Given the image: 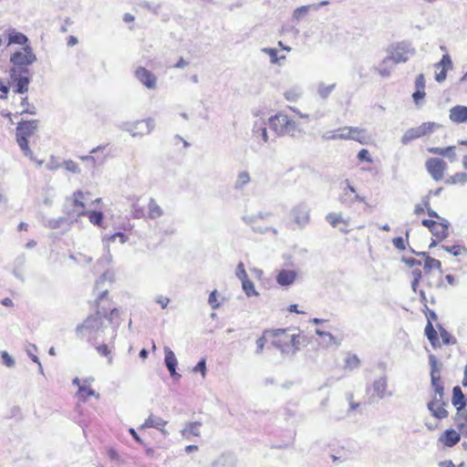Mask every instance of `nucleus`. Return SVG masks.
I'll use <instances>...</instances> for the list:
<instances>
[{
    "label": "nucleus",
    "instance_id": "obj_3",
    "mask_svg": "<svg viewBox=\"0 0 467 467\" xmlns=\"http://www.w3.org/2000/svg\"><path fill=\"white\" fill-rule=\"evenodd\" d=\"M431 386L434 389L436 395L439 396V399L435 397L433 400L430 401L428 403V409L434 418L443 420L449 416V412L445 408L446 403L442 400L444 389L441 381V370L438 368L435 358L432 356L431 357Z\"/></svg>",
    "mask_w": 467,
    "mask_h": 467
},
{
    "label": "nucleus",
    "instance_id": "obj_53",
    "mask_svg": "<svg viewBox=\"0 0 467 467\" xmlns=\"http://www.w3.org/2000/svg\"><path fill=\"white\" fill-rule=\"evenodd\" d=\"M358 159L359 161H366V162H368V163H372V159L369 155V152L368 150L366 149H362L358 151Z\"/></svg>",
    "mask_w": 467,
    "mask_h": 467
},
{
    "label": "nucleus",
    "instance_id": "obj_28",
    "mask_svg": "<svg viewBox=\"0 0 467 467\" xmlns=\"http://www.w3.org/2000/svg\"><path fill=\"white\" fill-rule=\"evenodd\" d=\"M201 421L189 422L182 431V435L186 439H191L192 437H198L201 434Z\"/></svg>",
    "mask_w": 467,
    "mask_h": 467
},
{
    "label": "nucleus",
    "instance_id": "obj_63",
    "mask_svg": "<svg viewBox=\"0 0 467 467\" xmlns=\"http://www.w3.org/2000/svg\"><path fill=\"white\" fill-rule=\"evenodd\" d=\"M368 211V205L365 204L360 209L356 211L357 216L354 217V222H358V219H360L362 217L363 213H366Z\"/></svg>",
    "mask_w": 467,
    "mask_h": 467
},
{
    "label": "nucleus",
    "instance_id": "obj_5",
    "mask_svg": "<svg viewBox=\"0 0 467 467\" xmlns=\"http://www.w3.org/2000/svg\"><path fill=\"white\" fill-rule=\"evenodd\" d=\"M106 300L110 302L109 298V291L105 290L99 294V296L94 301L93 306L96 310L95 314L88 316L85 320L77 327V332L79 334H83L84 331H98L103 327V315L101 310H104V306H102L103 301Z\"/></svg>",
    "mask_w": 467,
    "mask_h": 467
},
{
    "label": "nucleus",
    "instance_id": "obj_40",
    "mask_svg": "<svg viewBox=\"0 0 467 467\" xmlns=\"http://www.w3.org/2000/svg\"><path fill=\"white\" fill-rule=\"evenodd\" d=\"M360 360L357 355L348 354L345 359V368L353 370L359 367Z\"/></svg>",
    "mask_w": 467,
    "mask_h": 467
},
{
    "label": "nucleus",
    "instance_id": "obj_34",
    "mask_svg": "<svg viewBox=\"0 0 467 467\" xmlns=\"http://www.w3.org/2000/svg\"><path fill=\"white\" fill-rule=\"evenodd\" d=\"M84 216H87L89 222L94 224L100 226L103 221V213L101 211H87Z\"/></svg>",
    "mask_w": 467,
    "mask_h": 467
},
{
    "label": "nucleus",
    "instance_id": "obj_15",
    "mask_svg": "<svg viewBox=\"0 0 467 467\" xmlns=\"http://www.w3.org/2000/svg\"><path fill=\"white\" fill-rule=\"evenodd\" d=\"M135 77L140 80V82L150 89H154L157 85V78L148 70L146 67H139L135 72Z\"/></svg>",
    "mask_w": 467,
    "mask_h": 467
},
{
    "label": "nucleus",
    "instance_id": "obj_62",
    "mask_svg": "<svg viewBox=\"0 0 467 467\" xmlns=\"http://www.w3.org/2000/svg\"><path fill=\"white\" fill-rule=\"evenodd\" d=\"M156 301L159 305H161L162 309L166 308L170 303V299L164 296H158Z\"/></svg>",
    "mask_w": 467,
    "mask_h": 467
},
{
    "label": "nucleus",
    "instance_id": "obj_45",
    "mask_svg": "<svg viewBox=\"0 0 467 467\" xmlns=\"http://www.w3.org/2000/svg\"><path fill=\"white\" fill-rule=\"evenodd\" d=\"M242 287L247 296H257L254 283L248 278L242 282Z\"/></svg>",
    "mask_w": 467,
    "mask_h": 467
},
{
    "label": "nucleus",
    "instance_id": "obj_54",
    "mask_svg": "<svg viewBox=\"0 0 467 467\" xmlns=\"http://www.w3.org/2000/svg\"><path fill=\"white\" fill-rule=\"evenodd\" d=\"M208 302L213 309H216L219 307V302H218V294L216 290H213L208 298Z\"/></svg>",
    "mask_w": 467,
    "mask_h": 467
},
{
    "label": "nucleus",
    "instance_id": "obj_21",
    "mask_svg": "<svg viewBox=\"0 0 467 467\" xmlns=\"http://www.w3.org/2000/svg\"><path fill=\"white\" fill-rule=\"evenodd\" d=\"M73 384L78 386V395L80 400H86L90 397L99 398V394L90 387V385L85 380L82 385H80V380L76 378L73 379Z\"/></svg>",
    "mask_w": 467,
    "mask_h": 467
},
{
    "label": "nucleus",
    "instance_id": "obj_9",
    "mask_svg": "<svg viewBox=\"0 0 467 467\" xmlns=\"http://www.w3.org/2000/svg\"><path fill=\"white\" fill-rule=\"evenodd\" d=\"M413 51L404 43H398L391 46L388 50L387 57L394 64L405 63L409 60Z\"/></svg>",
    "mask_w": 467,
    "mask_h": 467
},
{
    "label": "nucleus",
    "instance_id": "obj_14",
    "mask_svg": "<svg viewBox=\"0 0 467 467\" xmlns=\"http://www.w3.org/2000/svg\"><path fill=\"white\" fill-rule=\"evenodd\" d=\"M36 59L30 47H23L21 50L14 53L10 58L11 62L16 66H26Z\"/></svg>",
    "mask_w": 467,
    "mask_h": 467
},
{
    "label": "nucleus",
    "instance_id": "obj_57",
    "mask_svg": "<svg viewBox=\"0 0 467 467\" xmlns=\"http://www.w3.org/2000/svg\"><path fill=\"white\" fill-rule=\"evenodd\" d=\"M415 88L419 90H425V78L423 74H419L415 79Z\"/></svg>",
    "mask_w": 467,
    "mask_h": 467
},
{
    "label": "nucleus",
    "instance_id": "obj_31",
    "mask_svg": "<svg viewBox=\"0 0 467 467\" xmlns=\"http://www.w3.org/2000/svg\"><path fill=\"white\" fill-rule=\"evenodd\" d=\"M394 64L387 57L382 59L376 71L381 78H389L391 74Z\"/></svg>",
    "mask_w": 467,
    "mask_h": 467
},
{
    "label": "nucleus",
    "instance_id": "obj_60",
    "mask_svg": "<svg viewBox=\"0 0 467 467\" xmlns=\"http://www.w3.org/2000/svg\"><path fill=\"white\" fill-rule=\"evenodd\" d=\"M309 7L306 5L298 7L294 12V17L299 19L302 15L306 14L308 12Z\"/></svg>",
    "mask_w": 467,
    "mask_h": 467
},
{
    "label": "nucleus",
    "instance_id": "obj_61",
    "mask_svg": "<svg viewBox=\"0 0 467 467\" xmlns=\"http://www.w3.org/2000/svg\"><path fill=\"white\" fill-rule=\"evenodd\" d=\"M426 93L425 90H419L416 89L415 92L412 94V98L415 103H419V101L422 99H424Z\"/></svg>",
    "mask_w": 467,
    "mask_h": 467
},
{
    "label": "nucleus",
    "instance_id": "obj_4",
    "mask_svg": "<svg viewBox=\"0 0 467 467\" xmlns=\"http://www.w3.org/2000/svg\"><path fill=\"white\" fill-rule=\"evenodd\" d=\"M40 128V120L34 119H22L17 123L16 130V142L23 151V153L30 160L36 161L38 164H42L43 161H37L33 157V152L29 148V139L35 136Z\"/></svg>",
    "mask_w": 467,
    "mask_h": 467
},
{
    "label": "nucleus",
    "instance_id": "obj_39",
    "mask_svg": "<svg viewBox=\"0 0 467 467\" xmlns=\"http://www.w3.org/2000/svg\"><path fill=\"white\" fill-rule=\"evenodd\" d=\"M27 42V37L20 33V32H13L12 34L9 35V37H8V45H11V44H17V45H26Z\"/></svg>",
    "mask_w": 467,
    "mask_h": 467
},
{
    "label": "nucleus",
    "instance_id": "obj_58",
    "mask_svg": "<svg viewBox=\"0 0 467 467\" xmlns=\"http://www.w3.org/2000/svg\"><path fill=\"white\" fill-rule=\"evenodd\" d=\"M205 370H206V365H205V359L200 360L197 365L193 368V371L197 372L200 371L202 375V377L205 376Z\"/></svg>",
    "mask_w": 467,
    "mask_h": 467
},
{
    "label": "nucleus",
    "instance_id": "obj_6",
    "mask_svg": "<svg viewBox=\"0 0 467 467\" xmlns=\"http://www.w3.org/2000/svg\"><path fill=\"white\" fill-rule=\"evenodd\" d=\"M421 224L428 228V230L431 233V242L430 244V248L436 246L449 235V223L447 220L441 218L439 214L438 217L422 219Z\"/></svg>",
    "mask_w": 467,
    "mask_h": 467
},
{
    "label": "nucleus",
    "instance_id": "obj_50",
    "mask_svg": "<svg viewBox=\"0 0 467 467\" xmlns=\"http://www.w3.org/2000/svg\"><path fill=\"white\" fill-rule=\"evenodd\" d=\"M250 182V176L247 171H242L238 174L236 187H243Z\"/></svg>",
    "mask_w": 467,
    "mask_h": 467
},
{
    "label": "nucleus",
    "instance_id": "obj_12",
    "mask_svg": "<svg viewBox=\"0 0 467 467\" xmlns=\"http://www.w3.org/2000/svg\"><path fill=\"white\" fill-rule=\"evenodd\" d=\"M425 315H426V317L428 320L427 325L425 327V331H424L425 335L434 348H440L441 343H440V339L438 337V333L432 325V322L437 320V315L435 314L434 311L430 310L428 308H427V312Z\"/></svg>",
    "mask_w": 467,
    "mask_h": 467
},
{
    "label": "nucleus",
    "instance_id": "obj_52",
    "mask_svg": "<svg viewBox=\"0 0 467 467\" xmlns=\"http://www.w3.org/2000/svg\"><path fill=\"white\" fill-rule=\"evenodd\" d=\"M28 89V80L27 78H20L17 82L16 92V93H25Z\"/></svg>",
    "mask_w": 467,
    "mask_h": 467
},
{
    "label": "nucleus",
    "instance_id": "obj_7",
    "mask_svg": "<svg viewBox=\"0 0 467 467\" xmlns=\"http://www.w3.org/2000/svg\"><path fill=\"white\" fill-rule=\"evenodd\" d=\"M441 127L436 122H423L418 127L410 128L401 137V143L409 144L410 141L431 134Z\"/></svg>",
    "mask_w": 467,
    "mask_h": 467
},
{
    "label": "nucleus",
    "instance_id": "obj_16",
    "mask_svg": "<svg viewBox=\"0 0 467 467\" xmlns=\"http://www.w3.org/2000/svg\"><path fill=\"white\" fill-rule=\"evenodd\" d=\"M462 434L454 429L445 430L438 438V441L444 447L451 448L459 443Z\"/></svg>",
    "mask_w": 467,
    "mask_h": 467
},
{
    "label": "nucleus",
    "instance_id": "obj_43",
    "mask_svg": "<svg viewBox=\"0 0 467 467\" xmlns=\"http://www.w3.org/2000/svg\"><path fill=\"white\" fill-rule=\"evenodd\" d=\"M71 258L79 264H88L92 260L90 253L77 252L71 254Z\"/></svg>",
    "mask_w": 467,
    "mask_h": 467
},
{
    "label": "nucleus",
    "instance_id": "obj_37",
    "mask_svg": "<svg viewBox=\"0 0 467 467\" xmlns=\"http://www.w3.org/2000/svg\"><path fill=\"white\" fill-rule=\"evenodd\" d=\"M148 208H149L148 215L150 218L156 219V218H159L160 216H161L162 210L154 200L151 199L150 201Z\"/></svg>",
    "mask_w": 467,
    "mask_h": 467
},
{
    "label": "nucleus",
    "instance_id": "obj_33",
    "mask_svg": "<svg viewBox=\"0 0 467 467\" xmlns=\"http://www.w3.org/2000/svg\"><path fill=\"white\" fill-rule=\"evenodd\" d=\"M465 182H467V173L465 172H457L445 179V183L448 185L464 184Z\"/></svg>",
    "mask_w": 467,
    "mask_h": 467
},
{
    "label": "nucleus",
    "instance_id": "obj_51",
    "mask_svg": "<svg viewBox=\"0 0 467 467\" xmlns=\"http://www.w3.org/2000/svg\"><path fill=\"white\" fill-rule=\"evenodd\" d=\"M22 106L26 107L24 109H22L20 112H17L16 114L23 115L25 113L35 115L36 114V108L32 106L31 108L28 107V99L27 98H24L22 100Z\"/></svg>",
    "mask_w": 467,
    "mask_h": 467
},
{
    "label": "nucleus",
    "instance_id": "obj_32",
    "mask_svg": "<svg viewBox=\"0 0 467 467\" xmlns=\"http://www.w3.org/2000/svg\"><path fill=\"white\" fill-rule=\"evenodd\" d=\"M165 364L171 373V376H174L176 374L175 368L177 366V358L174 355V353L169 349H165Z\"/></svg>",
    "mask_w": 467,
    "mask_h": 467
},
{
    "label": "nucleus",
    "instance_id": "obj_17",
    "mask_svg": "<svg viewBox=\"0 0 467 467\" xmlns=\"http://www.w3.org/2000/svg\"><path fill=\"white\" fill-rule=\"evenodd\" d=\"M437 70L435 74V79L438 82H442L446 79L447 71L452 67V62L451 57L448 54L442 56L440 62L435 64Z\"/></svg>",
    "mask_w": 467,
    "mask_h": 467
},
{
    "label": "nucleus",
    "instance_id": "obj_8",
    "mask_svg": "<svg viewBox=\"0 0 467 467\" xmlns=\"http://www.w3.org/2000/svg\"><path fill=\"white\" fill-rule=\"evenodd\" d=\"M89 195V192H84L82 191L73 192L69 199L71 207L70 213L73 216L80 217L87 213V204Z\"/></svg>",
    "mask_w": 467,
    "mask_h": 467
},
{
    "label": "nucleus",
    "instance_id": "obj_11",
    "mask_svg": "<svg viewBox=\"0 0 467 467\" xmlns=\"http://www.w3.org/2000/svg\"><path fill=\"white\" fill-rule=\"evenodd\" d=\"M110 156L109 145H100L90 150V155L80 156L82 161H90L93 164H101Z\"/></svg>",
    "mask_w": 467,
    "mask_h": 467
},
{
    "label": "nucleus",
    "instance_id": "obj_29",
    "mask_svg": "<svg viewBox=\"0 0 467 467\" xmlns=\"http://www.w3.org/2000/svg\"><path fill=\"white\" fill-rule=\"evenodd\" d=\"M349 140H356L360 144H367L369 140V136L364 129L350 127Z\"/></svg>",
    "mask_w": 467,
    "mask_h": 467
},
{
    "label": "nucleus",
    "instance_id": "obj_18",
    "mask_svg": "<svg viewBox=\"0 0 467 467\" xmlns=\"http://www.w3.org/2000/svg\"><path fill=\"white\" fill-rule=\"evenodd\" d=\"M152 130L151 120L140 119L130 124L129 130L132 136L147 135Z\"/></svg>",
    "mask_w": 467,
    "mask_h": 467
},
{
    "label": "nucleus",
    "instance_id": "obj_26",
    "mask_svg": "<svg viewBox=\"0 0 467 467\" xmlns=\"http://www.w3.org/2000/svg\"><path fill=\"white\" fill-rule=\"evenodd\" d=\"M451 403L456 408V410H466V398L459 386H456L452 389Z\"/></svg>",
    "mask_w": 467,
    "mask_h": 467
},
{
    "label": "nucleus",
    "instance_id": "obj_13",
    "mask_svg": "<svg viewBox=\"0 0 467 467\" xmlns=\"http://www.w3.org/2000/svg\"><path fill=\"white\" fill-rule=\"evenodd\" d=\"M326 221L333 227L338 228L340 232L348 234L350 232V217H344L342 213H329L326 216Z\"/></svg>",
    "mask_w": 467,
    "mask_h": 467
},
{
    "label": "nucleus",
    "instance_id": "obj_42",
    "mask_svg": "<svg viewBox=\"0 0 467 467\" xmlns=\"http://www.w3.org/2000/svg\"><path fill=\"white\" fill-rule=\"evenodd\" d=\"M455 149V146H450L447 148H430L428 151L442 156H451L454 155Z\"/></svg>",
    "mask_w": 467,
    "mask_h": 467
},
{
    "label": "nucleus",
    "instance_id": "obj_25",
    "mask_svg": "<svg viewBox=\"0 0 467 467\" xmlns=\"http://www.w3.org/2000/svg\"><path fill=\"white\" fill-rule=\"evenodd\" d=\"M295 223L299 227L306 226L309 222V211L303 207H296L293 210Z\"/></svg>",
    "mask_w": 467,
    "mask_h": 467
},
{
    "label": "nucleus",
    "instance_id": "obj_30",
    "mask_svg": "<svg viewBox=\"0 0 467 467\" xmlns=\"http://www.w3.org/2000/svg\"><path fill=\"white\" fill-rule=\"evenodd\" d=\"M253 139L258 143H265L268 140L266 128L263 124H257L254 126Z\"/></svg>",
    "mask_w": 467,
    "mask_h": 467
},
{
    "label": "nucleus",
    "instance_id": "obj_10",
    "mask_svg": "<svg viewBox=\"0 0 467 467\" xmlns=\"http://www.w3.org/2000/svg\"><path fill=\"white\" fill-rule=\"evenodd\" d=\"M425 167L434 181L441 182L445 179V172L448 165L443 160L429 158L425 162Z\"/></svg>",
    "mask_w": 467,
    "mask_h": 467
},
{
    "label": "nucleus",
    "instance_id": "obj_41",
    "mask_svg": "<svg viewBox=\"0 0 467 467\" xmlns=\"http://www.w3.org/2000/svg\"><path fill=\"white\" fill-rule=\"evenodd\" d=\"M443 248L454 256H462L467 254V248L464 245L455 244L451 246H443Z\"/></svg>",
    "mask_w": 467,
    "mask_h": 467
},
{
    "label": "nucleus",
    "instance_id": "obj_20",
    "mask_svg": "<svg viewBox=\"0 0 467 467\" xmlns=\"http://www.w3.org/2000/svg\"><path fill=\"white\" fill-rule=\"evenodd\" d=\"M424 257L423 271L426 276L430 275L432 271H438L440 274L442 273L441 263L440 260L430 256L428 254H422Z\"/></svg>",
    "mask_w": 467,
    "mask_h": 467
},
{
    "label": "nucleus",
    "instance_id": "obj_27",
    "mask_svg": "<svg viewBox=\"0 0 467 467\" xmlns=\"http://www.w3.org/2000/svg\"><path fill=\"white\" fill-rule=\"evenodd\" d=\"M296 272L294 270L283 269L276 275V282L280 285H289L294 283Z\"/></svg>",
    "mask_w": 467,
    "mask_h": 467
},
{
    "label": "nucleus",
    "instance_id": "obj_1",
    "mask_svg": "<svg viewBox=\"0 0 467 467\" xmlns=\"http://www.w3.org/2000/svg\"><path fill=\"white\" fill-rule=\"evenodd\" d=\"M267 342L282 354L294 355L306 346L307 337L297 327L267 328L256 340V353H262Z\"/></svg>",
    "mask_w": 467,
    "mask_h": 467
},
{
    "label": "nucleus",
    "instance_id": "obj_35",
    "mask_svg": "<svg viewBox=\"0 0 467 467\" xmlns=\"http://www.w3.org/2000/svg\"><path fill=\"white\" fill-rule=\"evenodd\" d=\"M410 230L406 231L405 237L398 236L392 239L393 245L400 251H404L409 244Z\"/></svg>",
    "mask_w": 467,
    "mask_h": 467
},
{
    "label": "nucleus",
    "instance_id": "obj_2",
    "mask_svg": "<svg viewBox=\"0 0 467 467\" xmlns=\"http://www.w3.org/2000/svg\"><path fill=\"white\" fill-rule=\"evenodd\" d=\"M288 109L295 115H290L285 110H281L268 119L270 129L278 136L295 137L297 133L302 132L298 119H309L308 114L301 113L296 108L288 107Z\"/></svg>",
    "mask_w": 467,
    "mask_h": 467
},
{
    "label": "nucleus",
    "instance_id": "obj_49",
    "mask_svg": "<svg viewBox=\"0 0 467 467\" xmlns=\"http://www.w3.org/2000/svg\"><path fill=\"white\" fill-rule=\"evenodd\" d=\"M64 167L67 171H68L70 172H73V173L80 172L79 165L72 160L66 161L64 162Z\"/></svg>",
    "mask_w": 467,
    "mask_h": 467
},
{
    "label": "nucleus",
    "instance_id": "obj_56",
    "mask_svg": "<svg viewBox=\"0 0 467 467\" xmlns=\"http://www.w3.org/2000/svg\"><path fill=\"white\" fill-rule=\"evenodd\" d=\"M117 238L119 239V242L121 244H124L128 241L127 235L123 233H116L114 234H111L110 236L108 237V241L113 243L116 241Z\"/></svg>",
    "mask_w": 467,
    "mask_h": 467
},
{
    "label": "nucleus",
    "instance_id": "obj_55",
    "mask_svg": "<svg viewBox=\"0 0 467 467\" xmlns=\"http://www.w3.org/2000/svg\"><path fill=\"white\" fill-rule=\"evenodd\" d=\"M236 276L243 282L245 279H248L244 265L241 262L237 265L236 269Z\"/></svg>",
    "mask_w": 467,
    "mask_h": 467
},
{
    "label": "nucleus",
    "instance_id": "obj_47",
    "mask_svg": "<svg viewBox=\"0 0 467 467\" xmlns=\"http://www.w3.org/2000/svg\"><path fill=\"white\" fill-rule=\"evenodd\" d=\"M350 127H342L335 130L333 138L340 140H349Z\"/></svg>",
    "mask_w": 467,
    "mask_h": 467
},
{
    "label": "nucleus",
    "instance_id": "obj_48",
    "mask_svg": "<svg viewBox=\"0 0 467 467\" xmlns=\"http://www.w3.org/2000/svg\"><path fill=\"white\" fill-rule=\"evenodd\" d=\"M96 350L100 356L108 358L109 362L112 361L111 349L109 348V347L108 345H106V344L99 345L96 347Z\"/></svg>",
    "mask_w": 467,
    "mask_h": 467
},
{
    "label": "nucleus",
    "instance_id": "obj_24",
    "mask_svg": "<svg viewBox=\"0 0 467 467\" xmlns=\"http://www.w3.org/2000/svg\"><path fill=\"white\" fill-rule=\"evenodd\" d=\"M450 119L454 123L467 121V106H454L450 109Z\"/></svg>",
    "mask_w": 467,
    "mask_h": 467
},
{
    "label": "nucleus",
    "instance_id": "obj_22",
    "mask_svg": "<svg viewBox=\"0 0 467 467\" xmlns=\"http://www.w3.org/2000/svg\"><path fill=\"white\" fill-rule=\"evenodd\" d=\"M453 423L456 430L460 431L462 436L467 437V410H458L453 417Z\"/></svg>",
    "mask_w": 467,
    "mask_h": 467
},
{
    "label": "nucleus",
    "instance_id": "obj_36",
    "mask_svg": "<svg viewBox=\"0 0 467 467\" xmlns=\"http://www.w3.org/2000/svg\"><path fill=\"white\" fill-rule=\"evenodd\" d=\"M317 334L319 337H327L329 339V343H331L333 345H337V346L339 345L344 338L343 333H341V332H338L337 335L333 336L330 333L324 332V331L317 329Z\"/></svg>",
    "mask_w": 467,
    "mask_h": 467
},
{
    "label": "nucleus",
    "instance_id": "obj_19",
    "mask_svg": "<svg viewBox=\"0 0 467 467\" xmlns=\"http://www.w3.org/2000/svg\"><path fill=\"white\" fill-rule=\"evenodd\" d=\"M407 264L410 267L416 266V268L412 269V271H411V276H412L411 287H412L413 291L416 292L419 283L422 277V271L420 269L421 263L415 258H410V259L407 260Z\"/></svg>",
    "mask_w": 467,
    "mask_h": 467
},
{
    "label": "nucleus",
    "instance_id": "obj_64",
    "mask_svg": "<svg viewBox=\"0 0 467 467\" xmlns=\"http://www.w3.org/2000/svg\"><path fill=\"white\" fill-rule=\"evenodd\" d=\"M440 467H456L451 460H445L439 463Z\"/></svg>",
    "mask_w": 467,
    "mask_h": 467
},
{
    "label": "nucleus",
    "instance_id": "obj_46",
    "mask_svg": "<svg viewBox=\"0 0 467 467\" xmlns=\"http://www.w3.org/2000/svg\"><path fill=\"white\" fill-rule=\"evenodd\" d=\"M284 96L287 101L296 102L299 99L301 93L297 88H289L285 91Z\"/></svg>",
    "mask_w": 467,
    "mask_h": 467
},
{
    "label": "nucleus",
    "instance_id": "obj_59",
    "mask_svg": "<svg viewBox=\"0 0 467 467\" xmlns=\"http://www.w3.org/2000/svg\"><path fill=\"white\" fill-rule=\"evenodd\" d=\"M1 357H2V359L5 366H7L9 368L14 366L15 362H14L13 358L8 355L7 352H5V351L2 352Z\"/></svg>",
    "mask_w": 467,
    "mask_h": 467
},
{
    "label": "nucleus",
    "instance_id": "obj_23",
    "mask_svg": "<svg viewBox=\"0 0 467 467\" xmlns=\"http://www.w3.org/2000/svg\"><path fill=\"white\" fill-rule=\"evenodd\" d=\"M413 212L418 217H421L426 213L430 218L438 217V213L434 212L431 207L429 198H424L420 202L417 203Z\"/></svg>",
    "mask_w": 467,
    "mask_h": 467
},
{
    "label": "nucleus",
    "instance_id": "obj_44",
    "mask_svg": "<svg viewBox=\"0 0 467 467\" xmlns=\"http://www.w3.org/2000/svg\"><path fill=\"white\" fill-rule=\"evenodd\" d=\"M104 318L108 319L110 324L114 323V321H118L119 319V311L118 308L114 307L108 312L104 307V310H101Z\"/></svg>",
    "mask_w": 467,
    "mask_h": 467
},
{
    "label": "nucleus",
    "instance_id": "obj_38",
    "mask_svg": "<svg viewBox=\"0 0 467 467\" xmlns=\"http://www.w3.org/2000/svg\"><path fill=\"white\" fill-rule=\"evenodd\" d=\"M440 337L441 338V345H454L457 343V340L454 337H452L445 328L440 327H439Z\"/></svg>",
    "mask_w": 467,
    "mask_h": 467
}]
</instances>
